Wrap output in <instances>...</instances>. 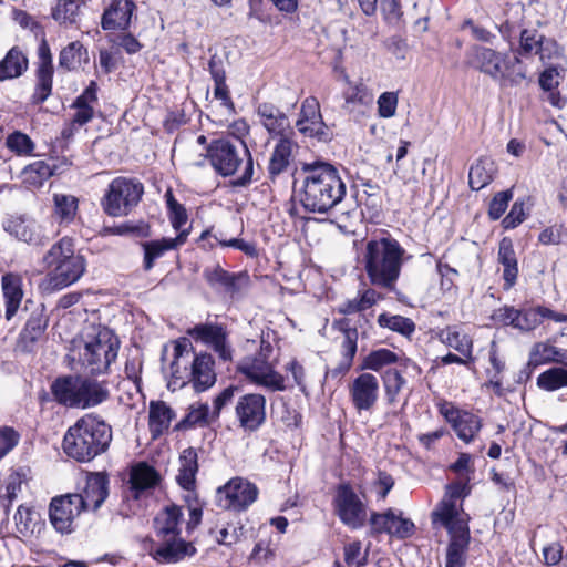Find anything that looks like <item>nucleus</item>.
<instances>
[{"label":"nucleus","mask_w":567,"mask_h":567,"mask_svg":"<svg viewBox=\"0 0 567 567\" xmlns=\"http://www.w3.org/2000/svg\"><path fill=\"white\" fill-rule=\"evenodd\" d=\"M300 203L306 212L327 214L344 198L347 187L336 166L326 161L305 163Z\"/></svg>","instance_id":"f257e3e1"},{"label":"nucleus","mask_w":567,"mask_h":567,"mask_svg":"<svg viewBox=\"0 0 567 567\" xmlns=\"http://www.w3.org/2000/svg\"><path fill=\"white\" fill-rule=\"evenodd\" d=\"M113 439L110 424L95 413L80 417L64 434V453L80 463H86L105 453Z\"/></svg>","instance_id":"f03ea898"},{"label":"nucleus","mask_w":567,"mask_h":567,"mask_svg":"<svg viewBox=\"0 0 567 567\" xmlns=\"http://www.w3.org/2000/svg\"><path fill=\"white\" fill-rule=\"evenodd\" d=\"M405 249L390 234L373 237L365 244L363 265L373 286L395 291Z\"/></svg>","instance_id":"7ed1b4c3"},{"label":"nucleus","mask_w":567,"mask_h":567,"mask_svg":"<svg viewBox=\"0 0 567 567\" xmlns=\"http://www.w3.org/2000/svg\"><path fill=\"white\" fill-rule=\"evenodd\" d=\"M206 158L215 172L223 176H234L240 164L246 161L241 176L230 181L233 187H246L252 181L254 158L245 141L229 136L212 140L206 146Z\"/></svg>","instance_id":"20e7f679"},{"label":"nucleus","mask_w":567,"mask_h":567,"mask_svg":"<svg viewBox=\"0 0 567 567\" xmlns=\"http://www.w3.org/2000/svg\"><path fill=\"white\" fill-rule=\"evenodd\" d=\"M43 262L51 269L50 285L58 290L76 282L86 269L85 258L74 254L73 240L70 237H63L53 244L43 256Z\"/></svg>","instance_id":"39448f33"},{"label":"nucleus","mask_w":567,"mask_h":567,"mask_svg":"<svg viewBox=\"0 0 567 567\" xmlns=\"http://www.w3.org/2000/svg\"><path fill=\"white\" fill-rule=\"evenodd\" d=\"M14 20L22 28L30 29L37 35L39 31L42 34V39L38 47V62L35 69L37 83L31 95V103L33 105H40L52 94L54 66L51 49L41 24L38 21H34L29 13L22 10H16Z\"/></svg>","instance_id":"423d86ee"},{"label":"nucleus","mask_w":567,"mask_h":567,"mask_svg":"<svg viewBox=\"0 0 567 567\" xmlns=\"http://www.w3.org/2000/svg\"><path fill=\"white\" fill-rule=\"evenodd\" d=\"M214 365V358L206 352L195 354L190 369H188V360H173L168 388L172 385L184 388L192 383L196 393L205 392L216 383Z\"/></svg>","instance_id":"0eeeda50"},{"label":"nucleus","mask_w":567,"mask_h":567,"mask_svg":"<svg viewBox=\"0 0 567 567\" xmlns=\"http://www.w3.org/2000/svg\"><path fill=\"white\" fill-rule=\"evenodd\" d=\"M118 349V338L111 330L103 329L84 343L79 353V361L92 377L104 374L116 360Z\"/></svg>","instance_id":"6e6552de"},{"label":"nucleus","mask_w":567,"mask_h":567,"mask_svg":"<svg viewBox=\"0 0 567 567\" xmlns=\"http://www.w3.org/2000/svg\"><path fill=\"white\" fill-rule=\"evenodd\" d=\"M143 194L144 186L140 181L118 176L109 184L101 206L111 217L127 216L138 205Z\"/></svg>","instance_id":"1a4fd4ad"},{"label":"nucleus","mask_w":567,"mask_h":567,"mask_svg":"<svg viewBox=\"0 0 567 567\" xmlns=\"http://www.w3.org/2000/svg\"><path fill=\"white\" fill-rule=\"evenodd\" d=\"M334 514L340 522L351 529L364 526L367 519V505L355 493L349 482H342L336 486L332 499Z\"/></svg>","instance_id":"9d476101"},{"label":"nucleus","mask_w":567,"mask_h":567,"mask_svg":"<svg viewBox=\"0 0 567 567\" xmlns=\"http://www.w3.org/2000/svg\"><path fill=\"white\" fill-rule=\"evenodd\" d=\"M258 496L255 484L241 478H231L216 491V503L220 508L243 512L246 511Z\"/></svg>","instance_id":"9b49d317"},{"label":"nucleus","mask_w":567,"mask_h":567,"mask_svg":"<svg viewBox=\"0 0 567 567\" xmlns=\"http://www.w3.org/2000/svg\"><path fill=\"white\" fill-rule=\"evenodd\" d=\"M83 511V501L78 494L55 496L49 505V519L58 533L70 534L74 530V519Z\"/></svg>","instance_id":"f8f14e48"},{"label":"nucleus","mask_w":567,"mask_h":567,"mask_svg":"<svg viewBox=\"0 0 567 567\" xmlns=\"http://www.w3.org/2000/svg\"><path fill=\"white\" fill-rule=\"evenodd\" d=\"M507 58V53H502L480 44H473L465 51L464 64L495 81L496 78L502 76V68Z\"/></svg>","instance_id":"ddd939ff"},{"label":"nucleus","mask_w":567,"mask_h":567,"mask_svg":"<svg viewBox=\"0 0 567 567\" xmlns=\"http://www.w3.org/2000/svg\"><path fill=\"white\" fill-rule=\"evenodd\" d=\"M235 412L241 429L256 432L266 421V398L259 393L245 394L239 398Z\"/></svg>","instance_id":"4468645a"},{"label":"nucleus","mask_w":567,"mask_h":567,"mask_svg":"<svg viewBox=\"0 0 567 567\" xmlns=\"http://www.w3.org/2000/svg\"><path fill=\"white\" fill-rule=\"evenodd\" d=\"M186 334L196 342H202L218 354L223 361L231 360V349L227 344V331L218 323H198L186 330Z\"/></svg>","instance_id":"2eb2a0df"},{"label":"nucleus","mask_w":567,"mask_h":567,"mask_svg":"<svg viewBox=\"0 0 567 567\" xmlns=\"http://www.w3.org/2000/svg\"><path fill=\"white\" fill-rule=\"evenodd\" d=\"M379 380L369 372L359 374L349 386L353 408L358 411H370L379 398Z\"/></svg>","instance_id":"dca6fc26"},{"label":"nucleus","mask_w":567,"mask_h":567,"mask_svg":"<svg viewBox=\"0 0 567 567\" xmlns=\"http://www.w3.org/2000/svg\"><path fill=\"white\" fill-rule=\"evenodd\" d=\"M110 494V477L106 472H89L86 474L85 487L78 494L83 501L84 509L92 504V509L97 511Z\"/></svg>","instance_id":"f3484780"},{"label":"nucleus","mask_w":567,"mask_h":567,"mask_svg":"<svg viewBox=\"0 0 567 567\" xmlns=\"http://www.w3.org/2000/svg\"><path fill=\"white\" fill-rule=\"evenodd\" d=\"M79 374H63L56 377L50 384L52 401L68 409H78L79 404Z\"/></svg>","instance_id":"a211bd4d"},{"label":"nucleus","mask_w":567,"mask_h":567,"mask_svg":"<svg viewBox=\"0 0 567 567\" xmlns=\"http://www.w3.org/2000/svg\"><path fill=\"white\" fill-rule=\"evenodd\" d=\"M136 4L133 0H113L102 14L101 27L105 31L127 30Z\"/></svg>","instance_id":"6ab92c4d"},{"label":"nucleus","mask_w":567,"mask_h":567,"mask_svg":"<svg viewBox=\"0 0 567 567\" xmlns=\"http://www.w3.org/2000/svg\"><path fill=\"white\" fill-rule=\"evenodd\" d=\"M195 546L179 536L165 538L152 553L153 558L161 564H175L196 554Z\"/></svg>","instance_id":"aec40b11"},{"label":"nucleus","mask_w":567,"mask_h":567,"mask_svg":"<svg viewBox=\"0 0 567 567\" xmlns=\"http://www.w3.org/2000/svg\"><path fill=\"white\" fill-rule=\"evenodd\" d=\"M257 114L261 117L265 128L271 135L280 137H292L293 128L287 114L269 102L260 103L257 107Z\"/></svg>","instance_id":"412c9836"},{"label":"nucleus","mask_w":567,"mask_h":567,"mask_svg":"<svg viewBox=\"0 0 567 567\" xmlns=\"http://www.w3.org/2000/svg\"><path fill=\"white\" fill-rule=\"evenodd\" d=\"M188 237V230H182L175 238L163 237L161 239L141 243L144 251L143 269L150 271L156 261L166 251L176 249L184 245Z\"/></svg>","instance_id":"4be33fe9"},{"label":"nucleus","mask_w":567,"mask_h":567,"mask_svg":"<svg viewBox=\"0 0 567 567\" xmlns=\"http://www.w3.org/2000/svg\"><path fill=\"white\" fill-rule=\"evenodd\" d=\"M159 482V473L146 462H138L131 470L128 484L135 499H140L145 492L154 489Z\"/></svg>","instance_id":"5701e85b"},{"label":"nucleus","mask_w":567,"mask_h":567,"mask_svg":"<svg viewBox=\"0 0 567 567\" xmlns=\"http://www.w3.org/2000/svg\"><path fill=\"white\" fill-rule=\"evenodd\" d=\"M447 534L450 540L446 548L445 567H465L466 551L471 543L468 524H463L457 532Z\"/></svg>","instance_id":"b1692460"},{"label":"nucleus","mask_w":567,"mask_h":567,"mask_svg":"<svg viewBox=\"0 0 567 567\" xmlns=\"http://www.w3.org/2000/svg\"><path fill=\"white\" fill-rule=\"evenodd\" d=\"M49 319L44 315V305L33 311L19 334V343L23 352H32L48 327Z\"/></svg>","instance_id":"393cba45"},{"label":"nucleus","mask_w":567,"mask_h":567,"mask_svg":"<svg viewBox=\"0 0 567 567\" xmlns=\"http://www.w3.org/2000/svg\"><path fill=\"white\" fill-rule=\"evenodd\" d=\"M78 398V409H89L105 402L110 398V391L104 383L80 375Z\"/></svg>","instance_id":"a878e982"},{"label":"nucleus","mask_w":567,"mask_h":567,"mask_svg":"<svg viewBox=\"0 0 567 567\" xmlns=\"http://www.w3.org/2000/svg\"><path fill=\"white\" fill-rule=\"evenodd\" d=\"M517 317L515 329L524 332L536 329L544 319H551L554 321L567 320L565 313L556 312L544 306L518 309Z\"/></svg>","instance_id":"bb28decb"},{"label":"nucleus","mask_w":567,"mask_h":567,"mask_svg":"<svg viewBox=\"0 0 567 567\" xmlns=\"http://www.w3.org/2000/svg\"><path fill=\"white\" fill-rule=\"evenodd\" d=\"M176 417L175 411L162 400H153L148 406V430L152 440L159 439Z\"/></svg>","instance_id":"cd10ccee"},{"label":"nucleus","mask_w":567,"mask_h":567,"mask_svg":"<svg viewBox=\"0 0 567 567\" xmlns=\"http://www.w3.org/2000/svg\"><path fill=\"white\" fill-rule=\"evenodd\" d=\"M183 519L182 507L176 504L165 506L161 513H158L153 525L156 530V536L165 539L169 536L176 537L181 535L179 524Z\"/></svg>","instance_id":"c85d7f7f"},{"label":"nucleus","mask_w":567,"mask_h":567,"mask_svg":"<svg viewBox=\"0 0 567 567\" xmlns=\"http://www.w3.org/2000/svg\"><path fill=\"white\" fill-rule=\"evenodd\" d=\"M1 287L6 302V319L11 320L23 298L22 277L14 272H7L1 278Z\"/></svg>","instance_id":"c756f323"},{"label":"nucleus","mask_w":567,"mask_h":567,"mask_svg":"<svg viewBox=\"0 0 567 567\" xmlns=\"http://www.w3.org/2000/svg\"><path fill=\"white\" fill-rule=\"evenodd\" d=\"M293 146H297V144L292 141V137H280L275 145L268 164V174L272 182L288 169Z\"/></svg>","instance_id":"7c9ffc66"},{"label":"nucleus","mask_w":567,"mask_h":567,"mask_svg":"<svg viewBox=\"0 0 567 567\" xmlns=\"http://www.w3.org/2000/svg\"><path fill=\"white\" fill-rule=\"evenodd\" d=\"M179 470L176 476L177 484L186 492H193L196 486L198 473V454L196 449L187 447L179 455Z\"/></svg>","instance_id":"2f4dec72"},{"label":"nucleus","mask_w":567,"mask_h":567,"mask_svg":"<svg viewBox=\"0 0 567 567\" xmlns=\"http://www.w3.org/2000/svg\"><path fill=\"white\" fill-rule=\"evenodd\" d=\"M498 262L503 266L504 288L511 289L517 280L518 262L513 243L509 238L504 237L498 246Z\"/></svg>","instance_id":"473e14b6"},{"label":"nucleus","mask_w":567,"mask_h":567,"mask_svg":"<svg viewBox=\"0 0 567 567\" xmlns=\"http://www.w3.org/2000/svg\"><path fill=\"white\" fill-rule=\"evenodd\" d=\"M29 68V60L19 47H12L0 61V82L22 76Z\"/></svg>","instance_id":"72a5a7b5"},{"label":"nucleus","mask_w":567,"mask_h":567,"mask_svg":"<svg viewBox=\"0 0 567 567\" xmlns=\"http://www.w3.org/2000/svg\"><path fill=\"white\" fill-rule=\"evenodd\" d=\"M460 509L455 502L443 498L431 514L432 522H440L447 533L457 532L463 524H468L460 516Z\"/></svg>","instance_id":"f704fd0d"},{"label":"nucleus","mask_w":567,"mask_h":567,"mask_svg":"<svg viewBox=\"0 0 567 567\" xmlns=\"http://www.w3.org/2000/svg\"><path fill=\"white\" fill-rule=\"evenodd\" d=\"M244 276V272H229L219 265L214 268H205L203 271V277L210 287H223L226 292L230 293L239 292L238 281Z\"/></svg>","instance_id":"c9c22d12"},{"label":"nucleus","mask_w":567,"mask_h":567,"mask_svg":"<svg viewBox=\"0 0 567 567\" xmlns=\"http://www.w3.org/2000/svg\"><path fill=\"white\" fill-rule=\"evenodd\" d=\"M82 62H89V52L80 41L70 42L60 51L59 66L61 69L73 71L78 69Z\"/></svg>","instance_id":"e433bc0d"},{"label":"nucleus","mask_w":567,"mask_h":567,"mask_svg":"<svg viewBox=\"0 0 567 567\" xmlns=\"http://www.w3.org/2000/svg\"><path fill=\"white\" fill-rule=\"evenodd\" d=\"M526 79V69L518 56H508L502 68V76L496 78L495 82L501 87L518 86Z\"/></svg>","instance_id":"4c0bfd02"},{"label":"nucleus","mask_w":567,"mask_h":567,"mask_svg":"<svg viewBox=\"0 0 567 567\" xmlns=\"http://www.w3.org/2000/svg\"><path fill=\"white\" fill-rule=\"evenodd\" d=\"M54 215L60 224L69 225L74 221L79 210V199L70 194H53Z\"/></svg>","instance_id":"58836bf2"},{"label":"nucleus","mask_w":567,"mask_h":567,"mask_svg":"<svg viewBox=\"0 0 567 567\" xmlns=\"http://www.w3.org/2000/svg\"><path fill=\"white\" fill-rule=\"evenodd\" d=\"M494 163L488 158H480L470 167L468 185L472 190H481L493 181Z\"/></svg>","instance_id":"ea45409f"},{"label":"nucleus","mask_w":567,"mask_h":567,"mask_svg":"<svg viewBox=\"0 0 567 567\" xmlns=\"http://www.w3.org/2000/svg\"><path fill=\"white\" fill-rule=\"evenodd\" d=\"M399 355L386 349L379 348L372 350L368 355L362 359L361 364L358 367V370L365 371L371 370L374 372L381 371L383 368L389 367L399 362Z\"/></svg>","instance_id":"a19ab883"},{"label":"nucleus","mask_w":567,"mask_h":567,"mask_svg":"<svg viewBox=\"0 0 567 567\" xmlns=\"http://www.w3.org/2000/svg\"><path fill=\"white\" fill-rule=\"evenodd\" d=\"M381 381L384 389V396L389 405L398 401V395L406 384L402 371L396 368H388L381 373Z\"/></svg>","instance_id":"79ce46f5"},{"label":"nucleus","mask_w":567,"mask_h":567,"mask_svg":"<svg viewBox=\"0 0 567 567\" xmlns=\"http://www.w3.org/2000/svg\"><path fill=\"white\" fill-rule=\"evenodd\" d=\"M4 230L18 240L28 244H38L39 234L35 231L34 225L28 223L21 217H12L3 224Z\"/></svg>","instance_id":"37998d69"},{"label":"nucleus","mask_w":567,"mask_h":567,"mask_svg":"<svg viewBox=\"0 0 567 567\" xmlns=\"http://www.w3.org/2000/svg\"><path fill=\"white\" fill-rule=\"evenodd\" d=\"M537 386L554 392L567 386V368L553 367L542 372L537 378Z\"/></svg>","instance_id":"c03bdc74"},{"label":"nucleus","mask_w":567,"mask_h":567,"mask_svg":"<svg viewBox=\"0 0 567 567\" xmlns=\"http://www.w3.org/2000/svg\"><path fill=\"white\" fill-rule=\"evenodd\" d=\"M542 365L548 363H557L567 368V349H559L554 346L536 342L532 349Z\"/></svg>","instance_id":"a18cd8bd"},{"label":"nucleus","mask_w":567,"mask_h":567,"mask_svg":"<svg viewBox=\"0 0 567 567\" xmlns=\"http://www.w3.org/2000/svg\"><path fill=\"white\" fill-rule=\"evenodd\" d=\"M209 419V406L207 403H200L197 408L195 405H190L188 408V413L175 424L174 431L181 432L189 430L196 425H206L208 424Z\"/></svg>","instance_id":"49530a36"},{"label":"nucleus","mask_w":567,"mask_h":567,"mask_svg":"<svg viewBox=\"0 0 567 567\" xmlns=\"http://www.w3.org/2000/svg\"><path fill=\"white\" fill-rule=\"evenodd\" d=\"M82 3L78 0H56L51 16L59 24H74Z\"/></svg>","instance_id":"de8ad7c7"},{"label":"nucleus","mask_w":567,"mask_h":567,"mask_svg":"<svg viewBox=\"0 0 567 567\" xmlns=\"http://www.w3.org/2000/svg\"><path fill=\"white\" fill-rule=\"evenodd\" d=\"M165 200L168 219L172 224V227L181 233L184 230L183 226L188 220L187 210L185 206L175 198L171 188H168L165 193Z\"/></svg>","instance_id":"09e8293b"},{"label":"nucleus","mask_w":567,"mask_h":567,"mask_svg":"<svg viewBox=\"0 0 567 567\" xmlns=\"http://www.w3.org/2000/svg\"><path fill=\"white\" fill-rule=\"evenodd\" d=\"M382 298V295L372 288L363 291V293L355 299L348 300L340 308L339 312L343 315H351L360 311H364L371 308L375 302Z\"/></svg>","instance_id":"8fccbe9b"},{"label":"nucleus","mask_w":567,"mask_h":567,"mask_svg":"<svg viewBox=\"0 0 567 567\" xmlns=\"http://www.w3.org/2000/svg\"><path fill=\"white\" fill-rule=\"evenodd\" d=\"M542 34L538 33L535 29H522L519 31V43L516 48L511 44V50L514 52L515 56H529L532 54H537L539 47V37Z\"/></svg>","instance_id":"3c124183"},{"label":"nucleus","mask_w":567,"mask_h":567,"mask_svg":"<svg viewBox=\"0 0 567 567\" xmlns=\"http://www.w3.org/2000/svg\"><path fill=\"white\" fill-rule=\"evenodd\" d=\"M481 427L482 420L477 415L471 412H464L463 417L454 424L453 430L456 432L460 440L470 443Z\"/></svg>","instance_id":"603ef678"},{"label":"nucleus","mask_w":567,"mask_h":567,"mask_svg":"<svg viewBox=\"0 0 567 567\" xmlns=\"http://www.w3.org/2000/svg\"><path fill=\"white\" fill-rule=\"evenodd\" d=\"M378 323L382 328H388L404 337H410L415 331V323L412 319L399 315L390 316L381 313L378 317Z\"/></svg>","instance_id":"864d4df0"},{"label":"nucleus","mask_w":567,"mask_h":567,"mask_svg":"<svg viewBox=\"0 0 567 567\" xmlns=\"http://www.w3.org/2000/svg\"><path fill=\"white\" fill-rule=\"evenodd\" d=\"M270 368L271 365L267 362V357L265 355L261 358V355L258 354L254 358H246L243 360L238 364L237 371L245 375L252 383H256L260 375Z\"/></svg>","instance_id":"5fc2aeb1"},{"label":"nucleus","mask_w":567,"mask_h":567,"mask_svg":"<svg viewBox=\"0 0 567 567\" xmlns=\"http://www.w3.org/2000/svg\"><path fill=\"white\" fill-rule=\"evenodd\" d=\"M109 234L116 236H132L136 238H148L152 235L151 226L148 223L140 220L124 221L107 228Z\"/></svg>","instance_id":"6e6d98bb"},{"label":"nucleus","mask_w":567,"mask_h":567,"mask_svg":"<svg viewBox=\"0 0 567 567\" xmlns=\"http://www.w3.org/2000/svg\"><path fill=\"white\" fill-rule=\"evenodd\" d=\"M396 515L392 508H388L384 513L372 512L370 515V535L377 537L380 534H390L392 525L395 524Z\"/></svg>","instance_id":"4d7b16f0"},{"label":"nucleus","mask_w":567,"mask_h":567,"mask_svg":"<svg viewBox=\"0 0 567 567\" xmlns=\"http://www.w3.org/2000/svg\"><path fill=\"white\" fill-rule=\"evenodd\" d=\"M297 130L303 135L316 138L318 142L328 143L332 140V133L329 131L323 118H319L318 122L313 120V123L302 124V121L296 122Z\"/></svg>","instance_id":"13d9d810"},{"label":"nucleus","mask_w":567,"mask_h":567,"mask_svg":"<svg viewBox=\"0 0 567 567\" xmlns=\"http://www.w3.org/2000/svg\"><path fill=\"white\" fill-rule=\"evenodd\" d=\"M39 517L40 515L33 509L24 505H20L13 516L18 533L23 537L32 535L35 526L33 520Z\"/></svg>","instance_id":"bf43d9fd"},{"label":"nucleus","mask_w":567,"mask_h":567,"mask_svg":"<svg viewBox=\"0 0 567 567\" xmlns=\"http://www.w3.org/2000/svg\"><path fill=\"white\" fill-rule=\"evenodd\" d=\"M55 166L52 167L44 161H37L25 166L23 169V174L28 175V178L31 184L41 185L43 181L50 178L55 174Z\"/></svg>","instance_id":"052dcab7"},{"label":"nucleus","mask_w":567,"mask_h":567,"mask_svg":"<svg viewBox=\"0 0 567 567\" xmlns=\"http://www.w3.org/2000/svg\"><path fill=\"white\" fill-rule=\"evenodd\" d=\"M514 193L512 188L496 193L488 206V218L491 220H498L506 212L509 202L513 199Z\"/></svg>","instance_id":"680f3d73"},{"label":"nucleus","mask_w":567,"mask_h":567,"mask_svg":"<svg viewBox=\"0 0 567 567\" xmlns=\"http://www.w3.org/2000/svg\"><path fill=\"white\" fill-rule=\"evenodd\" d=\"M6 145L18 155H29L34 148V143L29 135L20 131H14L9 134L6 140Z\"/></svg>","instance_id":"e2e57ef3"},{"label":"nucleus","mask_w":567,"mask_h":567,"mask_svg":"<svg viewBox=\"0 0 567 567\" xmlns=\"http://www.w3.org/2000/svg\"><path fill=\"white\" fill-rule=\"evenodd\" d=\"M527 215L528 214L525 212V199L518 198L514 202L509 213L502 220V226L504 229H514L526 219Z\"/></svg>","instance_id":"0e129e2a"},{"label":"nucleus","mask_w":567,"mask_h":567,"mask_svg":"<svg viewBox=\"0 0 567 567\" xmlns=\"http://www.w3.org/2000/svg\"><path fill=\"white\" fill-rule=\"evenodd\" d=\"M361 542L355 540L344 545V563L349 566L363 567L368 564V555H361Z\"/></svg>","instance_id":"69168bd1"},{"label":"nucleus","mask_w":567,"mask_h":567,"mask_svg":"<svg viewBox=\"0 0 567 567\" xmlns=\"http://www.w3.org/2000/svg\"><path fill=\"white\" fill-rule=\"evenodd\" d=\"M320 104L315 96H309L302 101L299 118L302 124L313 123V120L318 122L321 118Z\"/></svg>","instance_id":"338daca9"},{"label":"nucleus","mask_w":567,"mask_h":567,"mask_svg":"<svg viewBox=\"0 0 567 567\" xmlns=\"http://www.w3.org/2000/svg\"><path fill=\"white\" fill-rule=\"evenodd\" d=\"M244 536V525L238 524H227V526L223 527L219 530V536L217 537L218 544L230 547L231 545L238 543L240 538Z\"/></svg>","instance_id":"774afa93"}]
</instances>
